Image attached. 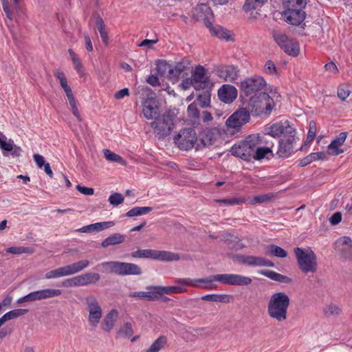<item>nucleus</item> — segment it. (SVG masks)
I'll return each mask as SVG.
<instances>
[{"label":"nucleus","mask_w":352,"mask_h":352,"mask_svg":"<svg viewBox=\"0 0 352 352\" xmlns=\"http://www.w3.org/2000/svg\"><path fill=\"white\" fill-rule=\"evenodd\" d=\"M267 134L274 138L283 135L279 140L277 151V155L280 157H287L293 153L296 143V129L288 120L273 124L269 128Z\"/></svg>","instance_id":"1"},{"label":"nucleus","mask_w":352,"mask_h":352,"mask_svg":"<svg viewBox=\"0 0 352 352\" xmlns=\"http://www.w3.org/2000/svg\"><path fill=\"white\" fill-rule=\"evenodd\" d=\"M290 300L285 292L273 294L268 302L267 314L278 322H283L287 318V309Z\"/></svg>","instance_id":"2"},{"label":"nucleus","mask_w":352,"mask_h":352,"mask_svg":"<svg viewBox=\"0 0 352 352\" xmlns=\"http://www.w3.org/2000/svg\"><path fill=\"white\" fill-rule=\"evenodd\" d=\"M274 107V101L265 92H261L250 97L248 109L253 116L270 114Z\"/></svg>","instance_id":"3"},{"label":"nucleus","mask_w":352,"mask_h":352,"mask_svg":"<svg viewBox=\"0 0 352 352\" xmlns=\"http://www.w3.org/2000/svg\"><path fill=\"white\" fill-rule=\"evenodd\" d=\"M261 140L257 135H250L245 140L234 144L231 148L232 155L244 160L250 161L254 155L256 146L259 145Z\"/></svg>","instance_id":"4"},{"label":"nucleus","mask_w":352,"mask_h":352,"mask_svg":"<svg viewBox=\"0 0 352 352\" xmlns=\"http://www.w3.org/2000/svg\"><path fill=\"white\" fill-rule=\"evenodd\" d=\"M294 251L298 267L303 273H315L317 271L316 255L311 250L305 252L300 248H295Z\"/></svg>","instance_id":"5"},{"label":"nucleus","mask_w":352,"mask_h":352,"mask_svg":"<svg viewBox=\"0 0 352 352\" xmlns=\"http://www.w3.org/2000/svg\"><path fill=\"white\" fill-rule=\"evenodd\" d=\"M174 118L175 116L173 115L168 113L158 116L151 122V126L158 139L163 140L170 134L175 126Z\"/></svg>","instance_id":"6"},{"label":"nucleus","mask_w":352,"mask_h":352,"mask_svg":"<svg viewBox=\"0 0 352 352\" xmlns=\"http://www.w3.org/2000/svg\"><path fill=\"white\" fill-rule=\"evenodd\" d=\"M133 258H151L160 261H176L181 258L179 254L169 251L151 249L138 250L131 253Z\"/></svg>","instance_id":"7"},{"label":"nucleus","mask_w":352,"mask_h":352,"mask_svg":"<svg viewBox=\"0 0 352 352\" xmlns=\"http://www.w3.org/2000/svg\"><path fill=\"white\" fill-rule=\"evenodd\" d=\"M101 265L119 276L140 275L142 273L140 267L131 263L107 261L102 263Z\"/></svg>","instance_id":"8"},{"label":"nucleus","mask_w":352,"mask_h":352,"mask_svg":"<svg viewBox=\"0 0 352 352\" xmlns=\"http://www.w3.org/2000/svg\"><path fill=\"white\" fill-rule=\"evenodd\" d=\"M272 34L274 40L285 53L294 57L298 56L300 47L297 41L276 30H273Z\"/></svg>","instance_id":"9"},{"label":"nucleus","mask_w":352,"mask_h":352,"mask_svg":"<svg viewBox=\"0 0 352 352\" xmlns=\"http://www.w3.org/2000/svg\"><path fill=\"white\" fill-rule=\"evenodd\" d=\"M221 276H223V274H214L204 278L191 279L190 278H177L173 280V283L176 284H181L183 285H188L191 287H197L198 283H203L204 285L203 287L207 289H215L217 286L214 281L219 282L224 284V281L220 278Z\"/></svg>","instance_id":"10"},{"label":"nucleus","mask_w":352,"mask_h":352,"mask_svg":"<svg viewBox=\"0 0 352 352\" xmlns=\"http://www.w3.org/2000/svg\"><path fill=\"white\" fill-rule=\"evenodd\" d=\"M266 85L267 83L265 79L262 76L257 75L246 78L240 82L241 91L245 96L258 94Z\"/></svg>","instance_id":"11"},{"label":"nucleus","mask_w":352,"mask_h":352,"mask_svg":"<svg viewBox=\"0 0 352 352\" xmlns=\"http://www.w3.org/2000/svg\"><path fill=\"white\" fill-rule=\"evenodd\" d=\"M174 142L181 150L188 151L197 144L198 138L195 129L186 128L174 138Z\"/></svg>","instance_id":"12"},{"label":"nucleus","mask_w":352,"mask_h":352,"mask_svg":"<svg viewBox=\"0 0 352 352\" xmlns=\"http://www.w3.org/2000/svg\"><path fill=\"white\" fill-rule=\"evenodd\" d=\"M85 302L88 307V321L93 327H96L102 316V310L96 298L90 295L86 297Z\"/></svg>","instance_id":"13"},{"label":"nucleus","mask_w":352,"mask_h":352,"mask_svg":"<svg viewBox=\"0 0 352 352\" xmlns=\"http://www.w3.org/2000/svg\"><path fill=\"white\" fill-rule=\"evenodd\" d=\"M250 113L248 108L239 109L228 118L226 124L229 128L239 130L243 124L248 122Z\"/></svg>","instance_id":"14"},{"label":"nucleus","mask_w":352,"mask_h":352,"mask_svg":"<svg viewBox=\"0 0 352 352\" xmlns=\"http://www.w3.org/2000/svg\"><path fill=\"white\" fill-rule=\"evenodd\" d=\"M304 8H287L283 12V16L287 23L293 25H300L306 17V13L303 11Z\"/></svg>","instance_id":"15"},{"label":"nucleus","mask_w":352,"mask_h":352,"mask_svg":"<svg viewBox=\"0 0 352 352\" xmlns=\"http://www.w3.org/2000/svg\"><path fill=\"white\" fill-rule=\"evenodd\" d=\"M190 78L192 82H195L194 87L196 89H204L210 83L209 77L206 76V70L201 65L195 68Z\"/></svg>","instance_id":"16"},{"label":"nucleus","mask_w":352,"mask_h":352,"mask_svg":"<svg viewBox=\"0 0 352 352\" xmlns=\"http://www.w3.org/2000/svg\"><path fill=\"white\" fill-rule=\"evenodd\" d=\"M80 272L75 263L60 267L55 270L47 272L45 274L47 279L58 278L63 276L73 275Z\"/></svg>","instance_id":"17"},{"label":"nucleus","mask_w":352,"mask_h":352,"mask_svg":"<svg viewBox=\"0 0 352 352\" xmlns=\"http://www.w3.org/2000/svg\"><path fill=\"white\" fill-rule=\"evenodd\" d=\"M192 16L197 21H203L204 25L208 27L210 26L212 23L210 19L212 18L213 14L211 8L208 5L201 3L194 8Z\"/></svg>","instance_id":"18"},{"label":"nucleus","mask_w":352,"mask_h":352,"mask_svg":"<svg viewBox=\"0 0 352 352\" xmlns=\"http://www.w3.org/2000/svg\"><path fill=\"white\" fill-rule=\"evenodd\" d=\"M142 111L148 120L155 119L159 116L158 101L155 97L147 96L142 102Z\"/></svg>","instance_id":"19"},{"label":"nucleus","mask_w":352,"mask_h":352,"mask_svg":"<svg viewBox=\"0 0 352 352\" xmlns=\"http://www.w3.org/2000/svg\"><path fill=\"white\" fill-rule=\"evenodd\" d=\"M240 263L252 267H274V263L262 256L249 255H239L238 256Z\"/></svg>","instance_id":"20"},{"label":"nucleus","mask_w":352,"mask_h":352,"mask_svg":"<svg viewBox=\"0 0 352 352\" xmlns=\"http://www.w3.org/2000/svg\"><path fill=\"white\" fill-rule=\"evenodd\" d=\"M214 72L218 77L228 82H234L239 76V70L234 65H219L214 69Z\"/></svg>","instance_id":"21"},{"label":"nucleus","mask_w":352,"mask_h":352,"mask_svg":"<svg viewBox=\"0 0 352 352\" xmlns=\"http://www.w3.org/2000/svg\"><path fill=\"white\" fill-rule=\"evenodd\" d=\"M220 278L224 281V285L234 286H247L252 283L251 278L236 274H223Z\"/></svg>","instance_id":"22"},{"label":"nucleus","mask_w":352,"mask_h":352,"mask_svg":"<svg viewBox=\"0 0 352 352\" xmlns=\"http://www.w3.org/2000/svg\"><path fill=\"white\" fill-rule=\"evenodd\" d=\"M336 248L340 256L351 261L352 258V240L349 236H342L337 240Z\"/></svg>","instance_id":"23"},{"label":"nucleus","mask_w":352,"mask_h":352,"mask_svg":"<svg viewBox=\"0 0 352 352\" xmlns=\"http://www.w3.org/2000/svg\"><path fill=\"white\" fill-rule=\"evenodd\" d=\"M31 302L36 300H42L45 299L52 298L59 296L62 294V290L59 289H43L30 292V294Z\"/></svg>","instance_id":"24"},{"label":"nucleus","mask_w":352,"mask_h":352,"mask_svg":"<svg viewBox=\"0 0 352 352\" xmlns=\"http://www.w3.org/2000/svg\"><path fill=\"white\" fill-rule=\"evenodd\" d=\"M218 97L224 103L230 104L237 97L236 89L231 85H223L218 90Z\"/></svg>","instance_id":"25"},{"label":"nucleus","mask_w":352,"mask_h":352,"mask_svg":"<svg viewBox=\"0 0 352 352\" xmlns=\"http://www.w3.org/2000/svg\"><path fill=\"white\" fill-rule=\"evenodd\" d=\"M175 286H155V294L157 299L159 300L163 297L164 294H182L186 292L187 289L184 287V285L178 284Z\"/></svg>","instance_id":"26"},{"label":"nucleus","mask_w":352,"mask_h":352,"mask_svg":"<svg viewBox=\"0 0 352 352\" xmlns=\"http://www.w3.org/2000/svg\"><path fill=\"white\" fill-rule=\"evenodd\" d=\"M215 140L216 133L212 129H206L199 135L196 149H198L201 146H211L214 144Z\"/></svg>","instance_id":"27"},{"label":"nucleus","mask_w":352,"mask_h":352,"mask_svg":"<svg viewBox=\"0 0 352 352\" xmlns=\"http://www.w3.org/2000/svg\"><path fill=\"white\" fill-rule=\"evenodd\" d=\"M347 137L346 132L340 133L328 146L329 151H331L330 154L333 155H338L344 153V150L339 148L343 145Z\"/></svg>","instance_id":"28"},{"label":"nucleus","mask_w":352,"mask_h":352,"mask_svg":"<svg viewBox=\"0 0 352 352\" xmlns=\"http://www.w3.org/2000/svg\"><path fill=\"white\" fill-rule=\"evenodd\" d=\"M115 225V222L113 221H102L90 225L83 226L82 228L77 230V232H100L107 228H111Z\"/></svg>","instance_id":"29"},{"label":"nucleus","mask_w":352,"mask_h":352,"mask_svg":"<svg viewBox=\"0 0 352 352\" xmlns=\"http://www.w3.org/2000/svg\"><path fill=\"white\" fill-rule=\"evenodd\" d=\"M188 68V64L184 61L177 63L174 66L170 65L166 77L172 81H177L181 74Z\"/></svg>","instance_id":"30"},{"label":"nucleus","mask_w":352,"mask_h":352,"mask_svg":"<svg viewBox=\"0 0 352 352\" xmlns=\"http://www.w3.org/2000/svg\"><path fill=\"white\" fill-rule=\"evenodd\" d=\"M188 68V64L184 61L177 63L174 66L170 65L166 77L172 81H177L181 74Z\"/></svg>","instance_id":"31"},{"label":"nucleus","mask_w":352,"mask_h":352,"mask_svg":"<svg viewBox=\"0 0 352 352\" xmlns=\"http://www.w3.org/2000/svg\"><path fill=\"white\" fill-rule=\"evenodd\" d=\"M78 286H85L96 283L100 279V275L96 272H88L76 276Z\"/></svg>","instance_id":"32"},{"label":"nucleus","mask_w":352,"mask_h":352,"mask_svg":"<svg viewBox=\"0 0 352 352\" xmlns=\"http://www.w3.org/2000/svg\"><path fill=\"white\" fill-rule=\"evenodd\" d=\"M155 286H148L146 287L147 292H131L129 294V297L131 298H146L149 301L157 300V295L155 294Z\"/></svg>","instance_id":"33"},{"label":"nucleus","mask_w":352,"mask_h":352,"mask_svg":"<svg viewBox=\"0 0 352 352\" xmlns=\"http://www.w3.org/2000/svg\"><path fill=\"white\" fill-rule=\"evenodd\" d=\"M209 29L210 33L214 36L226 41L232 40L230 32L223 28L222 26L216 25L213 26L211 23L210 26L207 27Z\"/></svg>","instance_id":"34"},{"label":"nucleus","mask_w":352,"mask_h":352,"mask_svg":"<svg viewBox=\"0 0 352 352\" xmlns=\"http://www.w3.org/2000/svg\"><path fill=\"white\" fill-rule=\"evenodd\" d=\"M118 317V311L116 309L111 310L107 315L105 316L103 323L102 324V329L107 332L110 331L115 324L116 318Z\"/></svg>","instance_id":"35"},{"label":"nucleus","mask_w":352,"mask_h":352,"mask_svg":"<svg viewBox=\"0 0 352 352\" xmlns=\"http://www.w3.org/2000/svg\"><path fill=\"white\" fill-rule=\"evenodd\" d=\"M124 241L125 235L119 233H114L103 240L101 243V246L102 248H107L109 245H115L122 243Z\"/></svg>","instance_id":"36"},{"label":"nucleus","mask_w":352,"mask_h":352,"mask_svg":"<svg viewBox=\"0 0 352 352\" xmlns=\"http://www.w3.org/2000/svg\"><path fill=\"white\" fill-rule=\"evenodd\" d=\"M326 158V153L324 152H317V153H311L305 157L301 159L299 161L298 166L300 167H304L312 162L318 160H324Z\"/></svg>","instance_id":"37"},{"label":"nucleus","mask_w":352,"mask_h":352,"mask_svg":"<svg viewBox=\"0 0 352 352\" xmlns=\"http://www.w3.org/2000/svg\"><path fill=\"white\" fill-rule=\"evenodd\" d=\"M201 299L205 301L228 303L230 301V296L227 294H207L201 296Z\"/></svg>","instance_id":"38"},{"label":"nucleus","mask_w":352,"mask_h":352,"mask_svg":"<svg viewBox=\"0 0 352 352\" xmlns=\"http://www.w3.org/2000/svg\"><path fill=\"white\" fill-rule=\"evenodd\" d=\"M96 27L100 33L103 43L105 45H107L109 43L108 34L105 30V25L104 21L99 15H98L96 17Z\"/></svg>","instance_id":"39"},{"label":"nucleus","mask_w":352,"mask_h":352,"mask_svg":"<svg viewBox=\"0 0 352 352\" xmlns=\"http://www.w3.org/2000/svg\"><path fill=\"white\" fill-rule=\"evenodd\" d=\"M166 342L167 338L166 336H160L145 352H159L164 347Z\"/></svg>","instance_id":"40"},{"label":"nucleus","mask_w":352,"mask_h":352,"mask_svg":"<svg viewBox=\"0 0 352 352\" xmlns=\"http://www.w3.org/2000/svg\"><path fill=\"white\" fill-rule=\"evenodd\" d=\"M267 0H246L243 9L245 12L262 7Z\"/></svg>","instance_id":"41"},{"label":"nucleus","mask_w":352,"mask_h":352,"mask_svg":"<svg viewBox=\"0 0 352 352\" xmlns=\"http://www.w3.org/2000/svg\"><path fill=\"white\" fill-rule=\"evenodd\" d=\"M267 250L269 251L268 254L278 257V258H285L287 256V252L283 249L282 248L276 245H270L267 246Z\"/></svg>","instance_id":"42"},{"label":"nucleus","mask_w":352,"mask_h":352,"mask_svg":"<svg viewBox=\"0 0 352 352\" xmlns=\"http://www.w3.org/2000/svg\"><path fill=\"white\" fill-rule=\"evenodd\" d=\"M157 74L160 76H164L167 72L170 69V65H169L164 60H157L155 61Z\"/></svg>","instance_id":"43"},{"label":"nucleus","mask_w":352,"mask_h":352,"mask_svg":"<svg viewBox=\"0 0 352 352\" xmlns=\"http://www.w3.org/2000/svg\"><path fill=\"white\" fill-rule=\"evenodd\" d=\"M276 194L270 192L254 196L253 198V201L254 202L258 204L269 203L274 201L276 199Z\"/></svg>","instance_id":"44"},{"label":"nucleus","mask_w":352,"mask_h":352,"mask_svg":"<svg viewBox=\"0 0 352 352\" xmlns=\"http://www.w3.org/2000/svg\"><path fill=\"white\" fill-rule=\"evenodd\" d=\"M283 5L287 8H305L307 5L306 0H282Z\"/></svg>","instance_id":"45"},{"label":"nucleus","mask_w":352,"mask_h":352,"mask_svg":"<svg viewBox=\"0 0 352 352\" xmlns=\"http://www.w3.org/2000/svg\"><path fill=\"white\" fill-rule=\"evenodd\" d=\"M104 155L105 158L109 162H117L120 164H124L125 162L120 155L111 151L109 149H104Z\"/></svg>","instance_id":"46"},{"label":"nucleus","mask_w":352,"mask_h":352,"mask_svg":"<svg viewBox=\"0 0 352 352\" xmlns=\"http://www.w3.org/2000/svg\"><path fill=\"white\" fill-rule=\"evenodd\" d=\"M197 100L201 107L205 108L209 107L210 103V92L208 91H204L197 96Z\"/></svg>","instance_id":"47"},{"label":"nucleus","mask_w":352,"mask_h":352,"mask_svg":"<svg viewBox=\"0 0 352 352\" xmlns=\"http://www.w3.org/2000/svg\"><path fill=\"white\" fill-rule=\"evenodd\" d=\"M28 312V309H16L11 310L4 314L7 321L16 318L21 316H23Z\"/></svg>","instance_id":"48"},{"label":"nucleus","mask_w":352,"mask_h":352,"mask_svg":"<svg viewBox=\"0 0 352 352\" xmlns=\"http://www.w3.org/2000/svg\"><path fill=\"white\" fill-rule=\"evenodd\" d=\"M13 146V141L9 140V141L7 142V138L0 132V148L6 151H12Z\"/></svg>","instance_id":"49"},{"label":"nucleus","mask_w":352,"mask_h":352,"mask_svg":"<svg viewBox=\"0 0 352 352\" xmlns=\"http://www.w3.org/2000/svg\"><path fill=\"white\" fill-rule=\"evenodd\" d=\"M69 54L72 60L73 64L74 65L75 69L78 73L82 74L83 72V66L81 64L80 59L78 58L76 54L71 49L69 50Z\"/></svg>","instance_id":"50"},{"label":"nucleus","mask_w":352,"mask_h":352,"mask_svg":"<svg viewBox=\"0 0 352 352\" xmlns=\"http://www.w3.org/2000/svg\"><path fill=\"white\" fill-rule=\"evenodd\" d=\"M271 152L270 149L267 147H260L258 145L256 146V149L254 151V155L252 158L254 160H261L265 157V155Z\"/></svg>","instance_id":"51"},{"label":"nucleus","mask_w":352,"mask_h":352,"mask_svg":"<svg viewBox=\"0 0 352 352\" xmlns=\"http://www.w3.org/2000/svg\"><path fill=\"white\" fill-rule=\"evenodd\" d=\"M6 252L8 253L13 254H21L23 253H31L32 251L30 248L28 247H10L7 249Z\"/></svg>","instance_id":"52"},{"label":"nucleus","mask_w":352,"mask_h":352,"mask_svg":"<svg viewBox=\"0 0 352 352\" xmlns=\"http://www.w3.org/2000/svg\"><path fill=\"white\" fill-rule=\"evenodd\" d=\"M67 99L69 100V105L71 106L73 114L79 121H80V116L77 108L76 101L75 100L74 94L68 96Z\"/></svg>","instance_id":"53"},{"label":"nucleus","mask_w":352,"mask_h":352,"mask_svg":"<svg viewBox=\"0 0 352 352\" xmlns=\"http://www.w3.org/2000/svg\"><path fill=\"white\" fill-rule=\"evenodd\" d=\"M340 311V309L337 305L331 304L324 309V313L326 316L329 317L338 315Z\"/></svg>","instance_id":"54"},{"label":"nucleus","mask_w":352,"mask_h":352,"mask_svg":"<svg viewBox=\"0 0 352 352\" xmlns=\"http://www.w3.org/2000/svg\"><path fill=\"white\" fill-rule=\"evenodd\" d=\"M109 201L112 206H117L124 201V197L122 194L115 192L109 196Z\"/></svg>","instance_id":"55"},{"label":"nucleus","mask_w":352,"mask_h":352,"mask_svg":"<svg viewBox=\"0 0 352 352\" xmlns=\"http://www.w3.org/2000/svg\"><path fill=\"white\" fill-rule=\"evenodd\" d=\"M217 202L218 203H223L227 205H239L243 202V199L239 198H230V199H217Z\"/></svg>","instance_id":"56"},{"label":"nucleus","mask_w":352,"mask_h":352,"mask_svg":"<svg viewBox=\"0 0 352 352\" xmlns=\"http://www.w3.org/2000/svg\"><path fill=\"white\" fill-rule=\"evenodd\" d=\"M120 334L126 336H131L133 335V329L132 325L130 322H126L123 327L120 329L119 332Z\"/></svg>","instance_id":"57"},{"label":"nucleus","mask_w":352,"mask_h":352,"mask_svg":"<svg viewBox=\"0 0 352 352\" xmlns=\"http://www.w3.org/2000/svg\"><path fill=\"white\" fill-rule=\"evenodd\" d=\"M266 73L274 74L276 73V67L275 64L272 60H267L264 67Z\"/></svg>","instance_id":"58"},{"label":"nucleus","mask_w":352,"mask_h":352,"mask_svg":"<svg viewBox=\"0 0 352 352\" xmlns=\"http://www.w3.org/2000/svg\"><path fill=\"white\" fill-rule=\"evenodd\" d=\"M62 285L65 287H78L77 277H73L68 278L62 282Z\"/></svg>","instance_id":"59"},{"label":"nucleus","mask_w":352,"mask_h":352,"mask_svg":"<svg viewBox=\"0 0 352 352\" xmlns=\"http://www.w3.org/2000/svg\"><path fill=\"white\" fill-rule=\"evenodd\" d=\"M258 273L275 281L278 275L277 272L270 270H263L259 271Z\"/></svg>","instance_id":"60"},{"label":"nucleus","mask_w":352,"mask_h":352,"mask_svg":"<svg viewBox=\"0 0 352 352\" xmlns=\"http://www.w3.org/2000/svg\"><path fill=\"white\" fill-rule=\"evenodd\" d=\"M1 3H2L3 9L6 14V16L8 19L12 20L13 13L10 10L8 0H1Z\"/></svg>","instance_id":"61"},{"label":"nucleus","mask_w":352,"mask_h":352,"mask_svg":"<svg viewBox=\"0 0 352 352\" xmlns=\"http://www.w3.org/2000/svg\"><path fill=\"white\" fill-rule=\"evenodd\" d=\"M76 189L82 194L86 195H92L94 193V190L92 188L82 186L80 184L76 186Z\"/></svg>","instance_id":"62"},{"label":"nucleus","mask_w":352,"mask_h":352,"mask_svg":"<svg viewBox=\"0 0 352 352\" xmlns=\"http://www.w3.org/2000/svg\"><path fill=\"white\" fill-rule=\"evenodd\" d=\"M33 158H34V160L36 166L39 168H41L46 163L44 157L40 154H38V153L34 154L33 155Z\"/></svg>","instance_id":"63"},{"label":"nucleus","mask_w":352,"mask_h":352,"mask_svg":"<svg viewBox=\"0 0 352 352\" xmlns=\"http://www.w3.org/2000/svg\"><path fill=\"white\" fill-rule=\"evenodd\" d=\"M188 113L193 118H199V111L197 108V106L193 103L188 105Z\"/></svg>","instance_id":"64"}]
</instances>
